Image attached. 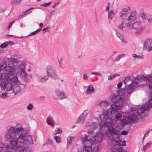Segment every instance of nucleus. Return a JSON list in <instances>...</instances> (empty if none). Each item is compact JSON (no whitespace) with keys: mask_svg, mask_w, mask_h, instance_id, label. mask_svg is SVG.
Returning a JSON list of instances; mask_svg holds the SVG:
<instances>
[{"mask_svg":"<svg viewBox=\"0 0 152 152\" xmlns=\"http://www.w3.org/2000/svg\"><path fill=\"white\" fill-rule=\"evenodd\" d=\"M122 147L121 144H116L112 147V151L113 152H122Z\"/></svg>","mask_w":152,"mask_h":152,"instance_id":"obj_15","label":"nucleus"},{"mask_svg":"<svg viewBox=\"0 0 152 152\" xmlns=\"http://www.w3.org/2000/svg\"><path fill=\"white\" fill-rule=\"evenodd\" d=\"M141 16L142 18V19L143 20L148 19L147 17V16H145V15L144 13L142 14Z\"/></svg>","mask_w":152,"mask_h":152,"instance_id":"obj_54","label":"nucleus"},{"mask_svg":"<svg viewBox=\"0 0 152 152\" xmlns=\"http://www.w3.org/2000/svg\"><path fill=\"white\" fill-rule=\"evenodd\" d=\"M129 118V120L131 123L135 122L137 121V115L135 114H131L130 115L128 116Z\"/></svg>","mask_w":152,"mask_h":152,"instance_id":"obj_22","label":"nucleus"},{"mask_svg":"<svg viewBox=\"0 0 152 152\" xmlns=\"http://www.w3.org/2000/svg\"><path fill=\"white\" fill-rule=\"evenodd\" d=\"M26 12H25L24 11V13L22 14L19 16L18 18V20H19L20 19L23 18L25 16H26L28 14V13H26Z\"/></svg>","mask_w":152,"mask_h":152,"instance_id":"obj_47","label":"nucleus"},{"mask_svg":"<svg viewBox=\"0 0 152 152\" xmlns=\"http://www.w3.org/2000/svg\"><path fill=\"white\" fill-rule=\"evenodd\" d=\"M92 148H91V151L92 150L93 152H97L99 149V147L97 145L95 144H93L91 146Z\"/></svg>","mask_w":152,"mask_h":152,"instance_id":"obj_31","label":"nucleus"},{"mask_svg":"<svg viewBox=\"0 0 152 152\" xmlns=\"http://www.w3.org/2000/svg\"><path fill=\"white\" fill-rule=\"evenodd\" d=\"M127 27L129 28L135 29V33L136 34L141 33L143 29L140 23L138 22H129L127 23Z\"/></svg>","mask_w":152,"mask_h":152,"instance_id":"obj_6","label":"nucleus"},{"mask_svg":"<svg viewBox=\"0 0 152 152\" xmlns=\"http://www.w3.org/2000/svg\"><path fill=\"white\" fill-rule=\"evenodd\" d=\"M88 113V110H84L78 117L77 120L78 123H83L86 118Z\"/></svg>","mask_w":152,"mask_h":152,"instance_id":"obj_12","label":"nucleus"},{"mask_svg":"<svg viewBox=\"0 0 152 152\" xmlns=\"http://www.w3.org/2000/svg\"><path fill=\"white\" fill-rule=\"evenodd\" d=\"M128 134V132L126 131L123 130L121 132V134L123 135H126Z\"/></svg>","mask_w":152,"mask_h":152,"instance_id":"obj_58","label":"nucleus"},{"mask_svg":"<svg viewBox=\"0 0 152 152\" xmlns=\"http://www.w3.org/2000/svg\"><path fill=\"white\" fill-rule=\"evenodd\" d=\"M74 139V137L71 136H69L67 137V144L66 145V148H67L69 146V145L71 144L72 140Z\"/></svg>","mask_w":152,"mask_h":152,"instance_id":"obj_29","label":"nucleus"},{"mask_svg":"<svg viewBox=\"0 0 152 152\" xmlns=\"http://www.w3.org/2000/svg\"><path fill=\"white\" fill-rule=\"evenodd\" d=\"M8 45L7 42H5L4 43L1 44L0 45V47L1 48H5Z\"/></svg>","mask_w":152,"mask_h":152,"instance_id":"obj_49","label":"nucleus"},{"mask_svg":"<svg viewBox=\"0 0 152 152\" xmlns=\"http://www.w3.org/2000/svg\"><path fill=\"white\" fill-rule=\"evenodd\" d=\"M152 143V142L149 141L146 145H144L143 146L142 151L144 152H145L147 148L150 147Z\"/></svg>","mask_w":152,"mask_h":152,"instance_id":"obj_30","label":"nucleus"},{"mask_svg":"<svg viewBox=\"0 0 152 152\" xmlns=\"http://www.w3.org/2000/svg\"><path fill=\"white\" fill-rule=\"evenodd\" d=\"M99 105L102 108H104L109 105V103L106 101H103L99 103Z\"/></svg>","mask_w":152,"mask_h":152,"instance_id":"obj_28","label":"nucleus"},{"mask_svg":"<svg viewBox=\"0 0 152 152\" xmlns=\"http://www.w3.org/2000/svg\"><path fill=\"white\" fill-rule=\"evenodd\" d=\"M83 77L84 80H88V76L86 74H84L83 76Z\"/></svg>","mask_w":152,"mask_h":152,"instance_id":"obj_57","label":"nucleus"},{"mask_svg":"<svg viewBox=\"0 0 152 152\" xmlns=\"http://www.w3.org/2000/svg\"><path fill=\"white\" fill-rule=\"evenodd\" d=\"M119 75L118 74H116L113 75H110L108 76V80H111L115 78L117 76H119Z\"/></svg>","mask_w":152,"mask_h":152,"instance_id":"obj_45","label":"nucleus"},{"mask_svg":"<svg viewBox=\"0 0 152 152\" xmlns=\"http://www.w3.org/2000/svg\"><path fill=\"white\" fill-rule=\"evenodd\" d=\"M114 13H109L108 15V20L109 22H110L112 19L113 17L114 16Z\"/></svg>","mask_w":152,"mask_h":152,"instance_id":"obj_43","label":"nucleus"},{"mask_svg":"<svg viewBox=\"0 0 152 152\" xmlns=\"http://www.w3.org/2000/svg\"><path fill=\"white\" fill-rule=\"evenodd\" d=\"M132 56L133 57L139 59H142L143 58V57L142 56L137 55L134 53L132 54Z\"/></svg>","mask_w":152,"mask_h":152,"instance_id":"obj_46","label":"nucleus"},{"mask_svg":"<svg viewBox=\"0 0 152 152\" xmlns=\"http://www.w3.org/2000/svg\"><path fill=\"white\" fill-rule=\"evenodd\" d=\"M19 140L21 141V150L19 152H24L26 147L32 144L33 140L31 136L27 135V134L26 132L23 131L22 130L20 132Z\"/></svg>","mask_w":152,"mask_h":152,"instance_id":"obj_4","label":"nucleus"},{"mask_svg":"<svg viewBox=\"0 0 152 152\" xmlns=\"http://www.w3.org/2000/svg\"><path fill=\"white\" fill-rule=\"evenodd\" d=\"M144 77L142 76H137L134 78L133 80L131 79L130 77H127L125 78L123 81V83L125 84V88H121L117 91V93L122 95L126 94H130L133 91L134 87L139 84V80H142Z\"/></svg>","mask_w":152,"mask_h":152,"instance_id":"obj_2","label":"nucleus"},{"mask_svg":"<svg viewBox=\"0 0 152 152\" xmlns=\"http://www.w3.org/2000/svg\"><path fill=\"white\" fill-rule=\"evenodd\" d=\"M119 95L115 94L112 96L111 100L114 103H116L118 102H121L123 101L124 98H125V96H128V95L129 94H128L126 92V94H125L123 95H121L119 94Z\"/></svg>","mask_w":152,"mask_h":152,"instance_id":"obj_9","label":"nucleus"},{"mask_svg":"<svg viewBox=\"0 0 152 152\" xmlns=\"http://www.w3.org/2000/svg\"><path fill=\"white\" fill-rule=\"evenodd\" d=\"M152 45V39H147L143 45V47L144 48H146L147 47Z\"/></svg>","mask_w":152,"mask_h":152,"instance_id":"obj_23","label":"nucleus"},{"mask_svg":"<svg viewBox=\"0 0 152 152\" xmlns=\"http://www.w3.org/2000/svg\"><path fill=\"white\" fill-rule=\"evenodd\" d=\"M145 48L149 51L152 50V47L150 46L146 48Z\"/></svg>","mask_w":152,"mask_h":152,"instance_id":"obj_62","label":"nucleus"},{"mask_svg":"<svg viewBox=\"0 0 152 152\" xmlns=\"http://www.w3.org/2000/svg\"><path fill=\"white\" fill-rule=\"evenodd\" d=\"M9 134H6L5 135V138L6 139L7 141H10L11 139L12 138V137L11 136L12 135L10 133Z\"/></svg>","mask_w":152,"mask_h":152,"instance_id":"obj_42","label":"nucleus"},{"mask_svg":"<svg viewBox=\"0 0 152 152\" xmlns=\"http://www.w3.org/2000/svg\"><path fill=\"white\" fill-rule=\"evenodd\" d=\"M36 34H37V33L36 32V31H35L34 32H32L31 34H30L28 35V36H31V35H34Z\"/></svg>","mask_w":152,"mask_h":152,"instance_id":"obj_64","label":"nucleus"},{"mask_svg":"<svg viewBox=\"0 0 152 152\" xmlns=\"http://www.w3.org/2000/svg\"><path fill=\"white\" fill-rule=\"evenodd\" d=\"M135 19V15L134 13H132L127 18V20L132 21H134Z\"/></svg>","mask_w":152,"mask_h":152,"instance_id":"obj_27","label":"nucleus"},{"mask_svg":"<svg viewBox=\"0 0 152 152\" xmlns=\"http://www.w3.org/2000/svg\"><path fill=\"white\" fill-rule=\"evenodd\" d=\"M118 28L121 29H122L123 27V22H122L119 25Z\"/></svg>","mask_w":152,"mask_h":152,"instance_id":"obj_63","label":"nucleus"},{"mask_svg":"<svg viewBox=\"0 0 152 152\" xmlns=\"http://www.w3.org/2000/svg\"><path fill=\"white\" fill-rule=\"evenodd\" d=\"M22 0H12L11 2L12 5H15L19 4Z\"/></svg>","mask_w":152,"mask_h":152,"instance_id":"obj_38","label":"nucleus"},{"mask_svg":"<svg viewBox=\"0 0 152 152\" xmlns=\"http://www.w3.org/2000/svg\"><path fill=\"white\" fill-rule=\"evenodd\" d=\"M0 152H12V148L9 145L3 147L0 146Z\"/></svg>","mask_w":152,"mask_h":152,"instance_id":"obj_20","label":"nucleus"},{"mask_svg":"<svg viewBox=\"0 0 152 152\" xmlns=\"http://www.w3.org/2000/svg\"><path fill=\"white\" fill-rule=\"evenodd\" d=\"M103 136V134L101 132H98L94 137L95 141L98 142L100 141Z\"/></svg>","mask_w":152,"mask_h":152,"instance_id":"obj_19","label":"nucleus"},{"mask_svg":"<svg viewBox=\"0 0 152 152\" xmlns=\"http://www.w3.org/2000/svg\"><path fill=\"white\" fill-rule=\"evenodd\" d=\"M23 128L22 127H11L7 130L8 133H10L12 136L15 137L16 138H12L10 141V144L14 146L16 148H21V141L19 140L20 135V132Z\"/></svg>","mask_w":152,"mask_h":152,"instance_id":"obj_3","label":"nucleus"},{"mask_svg":"<svg viewBox=\"0 0 152 152\" xmlns=\"http://www.w3.org/2000/svg\"><path fill=\"white\" fill-rule=\"evenodd\" d=\"M56 94L57 99H58L62 100L66 98V96L65 94L61 91H56Z\"/></svg>","mask_w":152,"mask_h":152,"instance_id":"obj_16","label":"nucleus"},{"mask_svg":"<svg viewBox=\"0 0 152 152\" xmlns=\"http://www.w3.org/2000/svg\"><path fill=\"white\" fill-rule=\"evenodd\" d=\"M52 3L51 2H49L48 3H44L43 4H41L40 5L41 6L43 7H48L50 6L51 4Z\"/></svg>","mask_w":152,"mask_h":152,"instance_id":"obj_48","label":"nucleus"},{"mask_svg":"<svg viewBox=\"0 0 152 152\" xmlns=\"http://www.w3.org/2000/svg\"><path fill=\"white\" fill-rule=\"evenodd\" d=\"M0 74V80H4L5 82L9 81L11 80V77H9L7 73L5 71Z\"/></svg>","mask_w":152,"mask_h":152,"instance_id":"obj_14","label":"nucleus"},{"mask_svg":"<svg viewBox=\"0 0 152 152\" xmlns=\"http://www.w3.org/2000/svg\"><path fill=\"white\" fill-rule=\"evenodd\" d=\"M6 66L7 62H5L4 63H3L1 66L0 65V71L3 70V72H4L5 71L4 68L5 67H6Z\"/></svg>","mask_w":152,"mask_h":152,"instance_id":"obj_39","label":"nucleus"},{"mask_svg":"<svg viewBox=\"0 0 152 152\" xmlns=\"http://www.w3.org/2000/svg\"><path fill=\"white\" fill-rule=\"evenodd\" d=\"M94 130L93 129L91 128H90L88 130V133L89 134H92L93 133V131Z\"/></svg>","mask_w":152,"mask_h":152,"instance_id":"obj_55","label":"nucleus"},{"mask_svg":"<svg viewBox=\"0 0 152 152\" xmlns=\"http://www.w3.org/2000/svg\"><path fill=\"white\" fill-rule=\"evenodd\" d=\"M98 125L97 123L94 122L92 123L91 124L90 128L94 130H95L98 128Z\"/></svg>","mask_w":152,"mask_h":152,"instance_id":"obj_37","label":"nucleus"},{"mask_svg":"<svg viewBox=\"0 0 152 152\" xmlns=\"http://www.w3.org/2000/svg\"><path fill=\"white\" fill-rule=\"evenodd\" d=\"M122 83L121 82L117 84V87L118 88H120L122 86Z\"/></svg>","mask_w":152,"mask_h":152,"instance_id":"obj_60","label":"nucleus"},{"mask_svg":"<svg viewBox=\"0 0 152 152\" xmlns=\"http://www.w3.org/2000/svg\"><path fill=\"white\" fill-rule=\"evenodd\" d=\"M113 137V139L115 142L117 143L116 144H120V143L121 142V141L118 135L116 134Z\"/></svg>","mask_w":152,"mask_h":152,"instance_id":"obj_25","label":"nucleus"},{"mask_svg":"<svg viewBox=\"0 0 152 152\" xmlns=\"http://www.w3.org/2000/svg\"><path fill=\"white\" fill-rule=\"evenodd\" d=\"M17 61L15 58H12L10 61V62L12 64L14 63H16Z\"/></svg>","mask_w":152,"mask_h":152,"instance_id":"obj_53","label":"nucleus"},{"mask_svg":"<svg viewBox=\"0 0 152 152\" xmlns=\"http://www.w3.org/2000/svg\"><path fill=\"white\" fill-rule=\"evenodd\" d=\"M115 31L117 37L120 39L122 42L124 43H126V42L124 40L123 34L118 31L116 29L115 30Z\"/></svg>","mask_w":152,"mask_h":152,"instance_id":"obj_24","label":"nucleus"},{"mask_svg":"<svg viewBox=\"0 0 152 152\" xmlns=\"http://www.w3.org/2000/svg\"><path fill=\"white\" fill-rule=\"evenodd\" d=\"M82 143L84 145V148L88 149L89 150H91V147L94 142L93 140L91 139L88 140L86 136L85 137L83 138L82 140Z\"/></svg>","mask_w":152,"mask_h":152,"instance_id":"obj_10","label":"nucleus"},{"mask_svg":"<svg viewBox=\"0 0 152 152\" xmlns=\"http://www.w3.org/2000/svg\"><path fill=\"white\" fill-rule=\"evenodd\" d=\"M123 107V105L122 104H117L114 103L111 104L110 108L113 113L117 114L115 115V118L113 119L109 117L112 113L111 110H109L105 111V114H101L100 116V118L102 120L100 123V127L101 128L103 126V124L107 127L110 125L111 122L115 124L117 121H121L122 115L119 112Z\"/></svg>","mask_w":152,"mask_h":152,"instance_id":"obj_1","label":"nucleus"},{"mask_svg":"<svg viewBox=\"0 0 152 152\" xmlns=\"http://www.w3.org/2000/svg\"><path fill=\"white\" fill-rule=\"evenodd\" d=\"M54 139L57 143H60L61 142V138L58 136H55Z\"/></svg>","mask_w":152,"mask_h":152,"instance_id":"obj_41","label":"nucleus"},{"mask_svg":"<svg viewBox=\"0 0 152 152\" xmlns=\"http://www.w3.org/2000/svg\"><path fill=\"white\" fill-rule=\"evenodd\" d=\"M77 152H91L90 150L88 149L83 148L78 149Z\"/></svg>","mask_w":152,"mask_h":152,"instance_id":"obj_33","label":"nucleus"},{"mask_svg":"<svg viewBox=\"0 0 152 152\" xmlns=\"http://www.w3.org/2000/svg\"><path fill=\"white\" fill-rule=\"evenodd\" d=\"M114 124L112 123H110V125L108 126L109 128H107L108 130H106L105 132V136L108 137H110L111 136H113L115 135L116 134V132L114 128ZM102 127L101 128L100 127V129H101L104 126H106L104 125H102ZM100 127V125L99 126ZM108 127H107V128Z\"/></svg>","mask_w":152,"mask_h":152,"instance_id":"obj_7","label":"nucleus"},{"mask_svg":"<svg viewBox=\"0 0 152 152\" xmlns=\"http://www.w3.org/2000/svg\"><path fill=\"white\" fill-rule=\"evenodd\" d=\"M20 75L23 76L25 77H26V76L27 75V74L26 72L25 71V70H22L21 71H20Z\"/></svg>","mask_w":152,"mask_h":152,"instance_id":"obj_52","label":"nucleus"},{"mask_svg":"<svg viewBox=\"0 0 152 152\" xmlns=\"http://www.w3.org/2000/svg\"><path fill=\"white\" fill-rule=\"evenodd\" d=\"M25 67V65L23 64H20L18 66L19 70H20V71L24 70Z\"/></svg>","mask_w":152,"mask_h":152,"instance_id":"obj_40","label":"nucleus"},{"mask_svg":"<svg viewBox=\"0 0 152 152\" xmlns=\"http://www.w3.org/2000/svg\"><path fill=\"white\" fill-rule=\"evenodd\" d=\"M94 91L93 86L92 85H89L88 86L86 93V94H91L94 93Z\"/></svg>","mask_w":152,"mask_h":152,"instance_id":"obj_21","label":"nucleus"},{"mask_svg":"<svg viewBox=\"0 0 152 152\" xmlns=\"http://www.w3.org/2000/svg\"><path fill=\"white\" fill-rule=\"evenodd\" d=\"M18 81V80L17 77L16 76L12 77H11V80H9L10 82H11L12 83L14 82L15 83H17Z\"/></svg>","mask_w":152,"mask_h":152,"instance_id":"obj_36","label":"nucleus"},{"mask_svg":"<svg viewBox=\"0 0 152 152\" xmlns=\"http://www.w3.org/2000/svg\"><path fill=\"white\" fill-rule=\"evenodd\" d=\"M5 71L7 73L9 77H13L15 75V69L9 66H7L4 68Z\"/></svg>","mask_w":152,"mask_h":152,"instance_id":"obj_13","label":"nucleus"},{"mask_svg":"<svg viewBox=\"0 0 152 152\" xmlns=\"http://www.w3.org/2000/svg\"><path fill=\"white\" fill-rule=\"evenodd\" d=\"M62 131L60 129L57 128L54 133V135H56L58 134H60L62 133Z\"/></svg>","mask_w":152,"mask_h":152,"instance_id":"obj_50","label":"nucleus"},{"mask_svg":"<svg viewBox=\"0 0 152 152\" xmlns=\"http://www.w3.org/2000/svg\"><path fill=\"white\" fill-rule=\"evenodd\" d=\"M48 76H45L41 77H39L38 79V81L39 82H44L47 80L48 79Z\"/></svg>","mask_w":152,"mask_h":152,"instance_id":"obj_34","label":"nucleus"},{"mask_svg":"<svg viewBox=\"0 0 152 152\" xmlns=\"http://www.w3.org/2000/svg\"><path fill=\"white\" fill-rule=\"evenodd\" d=\"M91 74V75H98L99 76H101L102 75V74L101 73H98L97 72H92Z\"/></svg>","mask_w":152,"mask_h":152,"instance_id":"obj_59","label":"nucleus"},{"mask_svg":"<svg viewBox=\"0 0 152 152\" xmlns=\"http://www.w3.org/2000/svg\"><path fill=\"white\" fill-rule=\"evenodd\" d=\"M147 104L141 107L137 111L139 116L141 118H143L146 115L149 107H152V98H151L148 100Z\"/></svg>","mask_w":152,"mask_h":152,"instance_id":"obj_5","label":"nucleus"},{"mask_svg":"<svg viewBox=\"0 0 152 152\" xmlns=\"http://www.w3.org/2000/svg\"><path fill=\"white\" fill-rule=\"evenodd\" d=\"M119 15L120 17L123 20H125L127 19V18L128 17V14L125 13H122V12H121L119 13Z\"/></svg>","mask_w":152,"mask_h":152,"instance_id":"obj_32","label":"nucleus"},{"mask_svg":"<svg viewBox=\"0 0 152 152\" xmlns=\"http://www.w3.org/2000/svg\"><path fill=\"white\" fill-rule=\"evenodd\" d=\"M141 107L139 109H138V107L136 106H132L131 107V111L132 112L135 111L139 115L137 111H138V110L140 109Z\"/></svg>","mask_w":152,"mask_h":152,"instance_id":"obj_35","label":"nucleus"},{"mask_svg":"<svg viewBox=\"0 0 152 152\" xmlns=\"http://www.w3.org/2000/svg\"><path fill=\"white\" fill-rule=\"evenodd\" d=\"M122 122L125 125L127 124L130 123V121L129 120V118L128 116H124L123 117L122 120Z\"/></svg>","mask_w":152,"mask_h":152,"instance_id":"obj_26","label":"nucleus"},{"mask_svg":"<svg viewBox=\"0 0 152 152\" xmlns=\"http://www.w3.org/2000/svg\"><path fill=\"white\" fill-rule=\"evenodd\" d=\"M46 122L51 127H53L54 126L55 121L53 118L50 116L46 118Z\"/></svg>","mask_w":152,"mask_h":152,"instance_id":"obj_18","label":"nucleus"},{"mask_svg":"<svg viewBox=\"0 0 152 152\" xmlns=\"http://www.w3.org/2000/svg\"><path fill=\"white\" fill-rule=\"evenodd\" d=\"M47 76H49L53 79H56L57 78L56 70L54 67L51 65L47 66L46 68Z\"/></svg>","mask_w":152,"mask_h":152,"instance_id":"obj_8","label":"nucleus"},{"mask_svg":"<svg viewBox=\"0 0 152 152\" xmlns=\"http://www.w3.org/2000/svg\"><path fill=\"white\" fill-rule=\"evenodd\" d=\"M128 11V10L126 8H123L122 9V13H126Z\"/></svg>","mask_w":152,"mask_h":152,"instance_id":"obj_56","label":"nucleus"},{"mask_svg":"<svg viewBox=\"0 0 152 152\" xmlns=\"http://www.w3.org/2000/svg\"><path fill=\"white\" fill-rule=\"evenodd\" d=\"M21 91V88L20 85L18 84H16L13 86L12 92H13L15 94H16L19 93Z\"/></svg>","mask_w":152,"mask_h":152,"instance_id":"obj_17","label":"nucleus"},{"mask_svg":"<svg viewBox=\"0 0 152 152\" xmlns=\"http://www.w3.org/2000/svg\"><path fill=\"white\" fill-rule=\"evenodd\" d=\"M53 144V142L52 140L50 139H47V141L45 143V145H52Z\"/></svg>","mask_w":152,"mask_h":152,"instance_id":"obj_44","label":"nucleus"},{"mask_svg":"<svg viewBox=\"0 0 152 152\" xmlns=\"http://www.w3.org/2000/svg\"><path fill=\"white\" fill-rule=\"evenodd\" d=\"M33 108V106L32 104L29 103L27 107V109L28 110H32Z\"/></svg>","mask_w":152,"mask_h":152,"instance_id":"obj_51","label":"nucleus"},{"mask_svg":"<svg viewBox=\"0 0 152 152\" xmlns=\"http://www.w3.org/2000/svg\"><path fill=\"white\" fill-rule=\"evenodd\" d=\"M14 21H12L9 24L8 27V28L9 29L10 27H11V26H12V24H13V23H14Z\"/></svg>","mask_w":152,"mask_h":152,"instance_id":"obj_61","label":"nucleus"},{"mask_svg":"<svg viewBox=\"0 0 152 152\" xmlns=\"http://www.w3.org/2000/svg\"><path fill=\"white\" fill-rule=\"evenodd\" d=\"M1 88L2 90L6 89L7 91H12V88L13 87L12 83L9 81L5 82V83L3 82H1Z\"/></svg>","mask_w":152,"mask_h":152,"instance_id":"obj_11","label":"nucleus"}]
</instances>
